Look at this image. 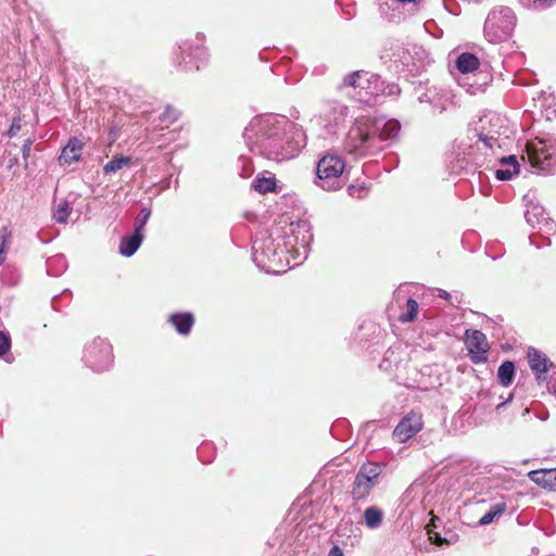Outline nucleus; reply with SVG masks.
<instances>
[{"label": "nucleus", "mask_w": 556, "mask_h": 556, "mask_svg": "<svg viewBox=\"0 0 556 556\" xmlns=\"http://www.w3.org/2000/svg\"><path fill=\"white\" fill-rule=\"evenodd\" d=\"M384 469L381 463L364 464L357 471L351 490L352 498L355 502L367 500L372 488L379 482Z\"/></svg>", "instance_id": "1"}, {"label": "nucleus", "mask_w": 556, "mask_h": 556, "mask_svg": "<svg viewBox=\"0 0 556 556\" xmlns=\"http://www.w3.org/2000/svg\"><path fill=\"white\" fill-rule=\"evenodd\" d=\"M510 384H490L478 392V403L476 409H495L500 410L514 397V391L509 389Z\"/></svg>", "instance_id": "2"}, {"label": "nucleus", "mask_w": 556, "mask_h": 556, "mask_svg": "<svg viewBox=\"0 0 556 556\" xmlns=\"http://www.w3.org/2000/svg\"><path fill=\"white\" fill-rule=\"evenodd\" d=\"M85 362L97 370L108 369L113 362L111 344L103 339H94L87 345L84 353Z\"/></svg>", "instance_id": "3"}, {"label": "nucleus", "mask_w": 556, "mask_h": 556, "mask_svg": "<svg viewBox=\"0 0 556 556\" xmlns=\"http://www.w3.org/2000/svg\"><path fill=\"white\" fill-rule=\"evenodd\" d=\"M345 168V162L337 155H325L317 164V177L324 189L334 187V179L341 177Z\"/></svg>", "instance_id": "4"}, {"label": "nucleus", "mask_w": 556, "mask_h": 556, "mask_svg": "<svg viewBox=\"0 0 556 556\" xmlns=\"http://www.w3.org/2000/svg\"><path fill=\"white\" fill-rule=\"evenodd\" d=\"M424 427L422 414L410 410L405 414L393 430V439L399 443H405L421 431Z\"/></svg>", "instance_id": "5"}, {"label": "nucleus", "mask_w": 556, "mask_h": 556, "mask_svg": "<svg viewBox=\"0 0 556 556\" xmlns=\"http://www.w3.org/2000/svg\"><path fill=\"white\" fill-rule=\"evenodd\" d=\"M372 134H375V126L369 119H356L348 134L346 148L351 153L358 152L364 148Z\"/></svg>", "instance_id": "6"}, {"label": "nucleus", "mask_w": 556, "mask_h": 556, "mask_svg": "<svg viewBox=\"0 0 556 556\" xmlns=\"http://www.w3.org/2000/svg\"><path fill=\"white\" fill-rule=\"evenodd\" d=\"M527 361L530 369L539 381L549 379V371H554L556 368L555 364L547 357V355L535 348L528 349Z\"/></svg>", "instance_id": "7"}, {"label": "nucleus", "mask_w": 556, "mask_h": 556, "mask_svg": "<svg viewBox=\"0 0 556 556\" xmlns=\"http://www.w3.org/2000/svg\"><path fill=\"white\" fill-rule=\"evenodd\" d=\"M465 344L475 363L486 361L489 343L483 332L480 330H466Z\"/></svg>", "instance_id": "8"}, {"label": "nucleus", "mask_w": 556, "mask_h": 556, "mask_svg": "<svg viewBox=\"0 0 556 556\" xmlns=\"http://www.w3.org/2000/svg\"><path fill=\"white\" fill-rule=\"evenodd\" d=\"M484 29L494 41L507 39L513 30V23L509 16L492 13L486 18Z\"/></svg>", "instance_id": "9"}, {"label": "nucleus", "mask_w": 556, "mask_h": 556, "mask_svg": "<svg viewBox=\"0 0 556 556\" xmlns=\"http://www.w3.org/2000/svg\"><path fill=\"white\" fill-rule=\"evenodd\" d=\"M526 152L532 167L546 169L549 166L552 154L544 141H529L526 146Z\"/></svg>", "instance_id": "10"}, {"label": "nucleus", "mask_w": 556, "mask_h": 556, "mask_svg": "<svg viewBox=\"0 0 556 556\" xmlns=\"http://www.w3.org/2000/svg\"><path fill=\"white\" fill-rule=\"evenodd\" d=\"M167 320L181 336L189 334L194 325V316L189 312L170 314Z\"/></svg>", "instance_id": "11"}, {"label": "nucleus", "mask_w": 556, "mask_h": 556, "mask_svg": "<svg viewBox=\"0 0 556 556\" xmlns=\"http://www.w3.org/2000/svg\"><path fill=\"white\" fill-rule=\"evenodd\" d=\"M83 142L77 138H72L68 143L63 148L59 157L61 165H71L80 159L83 151Z\"/></svg>", "instance_id": "12"}, {"label": "nucleus", "mask_w": 556, "mask_h": 556, "mask_svg": "<svg viewBox=\"0 0 556 556\" xmlns=\"http://www.w3.org/2000/svg\"><path fill=\"white\" fill-rule=\"evenodd\" d=\"M143 240V233H140L138 229H135L134 233L129 237L121 239L118 251L123 256H131L136 253Z\"/></svg>", "instance_id": "13"}, {"label": "nucleus", "mask_w": 556, "mask_h": 556, "mask_svg": "<svg viewBox=\"0 0 556 556\" xmlns=\"http://www.w3.org/2000/svg\"><path fill=\"white\" fill-rule=\"evenodd\" d=\"M531 479L545 489L556 488V468L546 470H534L530 473Z\"/></svg>", "instance_id": "14"}, {"label": "nucleus", "mask_w": 556, "mask_h": 556, "mask_svg": "<svg viewBox=\"0 0 556 556\" xmlns=\"http://www.w3.org/2000/svg\"><path fill=\"white\" fill-rule=\"evenodd\" d=\"M480 66L479 59L472 53H462L456 60V67L463 74L477 71Z\"/></svg>", "instance_id": "15"}, {"label": "nucleus", "mask_w": 556, "mask_h": 556, "mask_svg": "<svg viewBox=\"0 0 556 556\" xmlns=\"http://www.w3.org/2000/svg\"><path fill=\"white\" fill-rule=\"evenodd\" d=\"M364 522L370 530L379 529L383 522V511L377 506H369L363 514Z\"/></svg>", "instance_id": "16"}, {"label": "nucleus", "mask_w": 556, "mask_h": 556, "mask_svg": "<svg viewBox=\"0 0 556 556\" xmlns=\"http://www.w3.org/2000/svg\"><path fill=\"white\" fill-rule=\"evenodd\" d=\"M507 505L501 501L490 506L489 510L479 519L480 526H488L492 523L497 517H500L506 510Z\"/></svg>", "instance_id": "17"}, {"label": "nucleus", "mask_w": 556, "mask_h": 556, "mask_svg": "<svg viewBox=\"0 0 556 556\" xmlns=\"http://www.w3.org/2000/svg\"><path fill=\"white\" fill-rule=\"evenodd\" d=\"M131 165V157L129 156H114L110 162H108L104 167V174L115 173L124 167Z\"/></svg>", "instance_id": "18"}, {"label": "nucleus", "mask_w": 556, "mask_h": 556, "mask_svg": "<svg viewBox=\"0 0 556 556\" xmlns=\"http://www.w3.org/2000/svg\"><path fill=\"white\" fill-rule=\"evenodd\" d=\"M72 208L67 200H61L53 208V218L60 224H66Z\"/></svg>", "instance_id": "19"}, {"label": "nucleus", "mask_w": 556, "mask_h": 556, "mask_svg": "<svg viewBox=\"0 0 556 556\" xmlns=\"http://www.w3.org/2000/svg\"><path fill=\"white\" fill-rule=\"evenodd\" d=\"M179 117L180 112L170 105H167L159 116L160 122L164 125L163 127H168L169 125H173L178 121Z\"/></svg>", "instance_id": "20"}, {"label": "nucleus", "mask_w": 556, "mask_h": 556, "mask_svg": "<svg viewBox=\"0 0 556 556\" xmlns=\"http://www.w3.org/2000/svg\"><path fill=\"white\" fill-rule=\"evenodd\" d=\"M254 188L262 194L271 192L276 189V179L274 177L257 178L254 182Z\"/></svg>", "instance_id": "21"}, {"label": "nucleus", "mask_w": 556, "mask_h": 556, "mask_svg": "<svg viewBox=\"0 0 556 556\" xmlns=\"http://www.w3.org/2000/svg\"><path fill=\"white\" fill-rule=\"evenodd\" d=\"M497 375L501 382H510L515 376V364L510 361L504 362L498 367Z\"/></svg>", "instance_id": "22"}, {"label": "nucleus", "mask_w": 556, "mask_h": 556, "mask_svg": "<svg viewBox=\"0 0 556 556\" xmlns=\"http://www.w3.org/2000/svg\"><path fill=\"white\" fill-rule=\"evenodd\" d=\"M400 128V124L396 121L387 122L380 132L381 139L387 140L396 137Z\"/></svg>", "instance_id": "23"}, {"label": "nucleus", "mask_w": 556, "mask_h": 556, "mask_svg": "<svg viewBox=\"0 0 556 556\" xmlns=\"http://www.w3.org/2000/svg\"><path fill=\"white\" fill-rule=\"evenodd\" d=\"M428 534L430 541L435 545L452 544L456 540L455 534H451L450 536H442L440 532H437L430 528H428Z\"/></svg>", "instance_id": "24"}, {"label": "nucleus", "mask_w": 556, "mask_h": 556, "mask_svg": "<svg viewBox=\"0 0 556 556\" xmlns=\"http://www.w3.org/2000/svg\"><path fill=\"white\" fill-rule=\"evenodd\" d=\"M406 306H407V313L402 315L400 317V320L403 323L414 321L416 319L417 313H418V303L413 299H408Z\"/></svg>", "instance_id": "25"}, {"label": "nucleus", "mask_w": 556, "mask_h": 556, "mask_svg": "<svg viewBox=\"0 0 556 556\" xmlns=\"http://www.w3.org/2000/svg\"><path fill=\"white\" fill-rule=\"evenodd\" d=\"M151 215V212L149 208H142L139 213V215L136 218L135 222V229H138L140 233H143V227L146 223L148 222L149 217Z\"/></svg>", "instance_id": "26"}, {"label": "nucleus", "mask_w": 556, "mask_h": 556, "mask_svg": "<svg viewBox=\"0 0 556 556\" xmlns=\"http://www.w3.org/2000/svg\"><path fill=\"white\" fill-rule=\"evenodd\" d=\"M11 349V338L9 334L0 331V357L5 355Z\"/></svg>", "instance_id": "27"}, {"label": "nucleus", "mask_w": 556, "mask_h": 556, "mask_svg": "<svg viewBox=\"0 0 556 556\" xmlns=\"http://www.w3.org/2000/svg\"><path fill=\"white\" fill-rule=\"evenodd\" d=\"M516 174H518V172H515L514 167H513V169H497V170H495V177L498 180H509Z\"/></svg>", "instance_id": "28"}, {"label": "nucleus", "mask_w": 556, "mask_h": 556, "mask_svg": "<svg viewBox=\"0 0 556 556\" xmlns=\"http://www.w3.org/2000/svg\"><path fill=\"white\" fill-rule=\"evenodd\" d=\"M500 163L503 165H511L515 168V172H519V164L515 155L502 157Z\"/></svg>", "instance_id": "29"}, {"label": "nucleus", "mask_w": 556, "mask_h": 556, "mask_svg": "<svg viewBox=\"0 0 556 556\" xmlns=\"http://www.w3.org/2000/svg\"><path fill=\"white\" fill-rule=\"evenodd\" d=\"M21 117H14L13 121H12V124L10 126V129L8 131L9 136L10 137H14L16 136V134L20 131L21 129Z\"/></svg>", "instance_id": "30"}, {"label": "nucleus", "mask_w": 556, "mask_h": 556, "mask_svg": "<svg viewBox=\"0 0 556 556\" xmlns=\"http://www.w3.org/2000/svg\"><path fill=\"white\" fill-rule=\"evenodd\" d=\"M264 123L266 125H269V124L273 125L275 127V129H276L274 132H270V134L267 135V140H269V139L274 138V137H278L279 136L280 129L276 126L277 119L275 117L267 118V119L264 121Z\"/></svg>", "instance_id": "31"}, {"label": "nucleus", "mask_w": 556, "mask_h": 556, "mask_svg": "<svg viewBox=\"0 0 556 556\" xmlns=\"http://www.w3.org/2000/svg\"><path fill=\"white\" fill-rule=\"evenodd\" d=\"M479 139L484 143L485 147L491 149L494 147L495 143H497V139L489 137L486 135H480Z\"/></svg>", "instance_id": "32"}, {"label": "nucleus", "mask_w": 556, "mask_h": 556, "mask_svg": "<svg viewBox=\"0 0 556 556\" xmlns=\"http://www.w3.org/2000/svg\"><path fill=\"white\" fill-rule=\"evenodd\" d=\"M359 77V72H354L344 79V84L351 87H356V80Z\"/></svg>", "instance_id": "33"}, {"label": "nucleus", "mask_w": 556, "mask_h": 556, "mask_svg": "<svg viewBox=\"0 0 556 556\" xmlns=\"http://www.w3.org/2000/svg\"><path fill=\"white\" fill-rule=\"evenodd\" d=\"M1 237H2V242L1 244H3V247H5L10 240H11V237H12V233L11 231L9 230L8 227H3L2 230H1Z\"/></svg>", "instance_id": "34"}, {"label": "nucleus", "mask_w": 556, "mask_h": 556, "mask_svg": "<svg viewBox=\"0 0 556 556\" xmlns=\"http://www.w3.org/2000/svg\"><path fill=\"white\" fill-rule=\"evenodd\" d=\"M328 556H344V554L338 545H333L328 552Z\"/></svg>", "instance_id": "35"}, {"label": "nucleus", "mask_w": 556, "mask_h": 556, "mask_svg": "<svg viewBox=\"0 0 556 556\" xmlns=\"http://www.w3.org/2000/svg\"><path fill=\"white\" fill-rule=\"evenodd\" d=\"M4 249L5 247H3V244L0 245V265L3 264L5 257H4Z\"/></svg>", "instance_id": "36"}, {"label": "nucleus", "mask_w": 556, "mask_h": 556, "mask_svg": "<svg viewBox=\"0 0 556 556\" xmlns=\"http://www.w3.org/2000/svg\"><path fill=\"white\" fill-rule=\"evenodd\" d=\"M439 296L442 299H448L450 294L444 290H439Z\"/></svg>", "instance_id": "37"}, {"label": "nucleus", "mask_w": 556, "mask_h": 556, "mask_svg": "<svg viewBox=\"0 0 556 556\" xmlns=\"http://www.w3.org/2000/svg\"><path fill=\"white\" fill-rule=\"evenodd\" d=\"M343 530H344V526H343V525H340V526L338 527V530H337L338 535H340V533H341Z\"/></svg>", "instance_id": "38"}]
</instances>
